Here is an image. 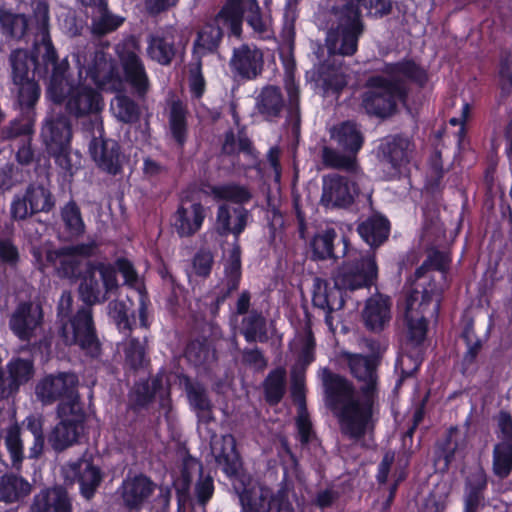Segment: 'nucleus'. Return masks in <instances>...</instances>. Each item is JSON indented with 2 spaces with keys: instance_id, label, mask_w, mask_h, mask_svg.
<instances>
[{
  "instance_id": "obj_57",
  "label": "nucleus",
  "mask_w": 512,
  "mask_h": 512,
  "mask_svg": "<svg viewBox=\"0 0 512 512\" xmlns=\"http://www.w3.org/2000/svg\"><path fill=\"white\" fill-rule=\"evenodd\" d=\"M243 334L247 341H264L266 339L265 334V322L260 316H250L244 320Z\"/></svg>"
},
{
  "instance_id": "obj_16",
  "label": "nucleus",
  "mask_w": 512,
  "mask_h": 512,
  "mask_svg": "<svg viewBox=\"0 0 512 512\" xmlns=\"http://www.w3.org/2000/svg\"><path fill=\"white\" fill-rule=\"evenodd\" d=\"M43 321V311L39 304L20 303L11 315L9 326L21 340L29 341L37 334Z\"/></svg>"
},
{
  "instance_id": "obj_2",
  "label": "nucleus",
  "mask_w": 512,
  "mask_h": 512,
  "mask_svg": "<svg viewBox=\"0 0 512 512\" xmlns=\"http://www.w3.org/2000/svg\"><path fill=\"white\" fill-rule=\"evenodd\" d=\"M346 357L351 373L363 382L361 395L355 392L347 379L326 369L322 380L327 404L338 417L342 432L351 438H359L368 429L372 418L375 367L367 357L358 354H347Z\"/></svg>"
},
{
  "instance_id": "obj_37",
  "label": "nucleus",
  "mask_w": 512,
  "mask_h": 512,
  "mask_svg": "<svg viewBox=\"0 0 512 512\" xmlns=\"http://www.w3.org/2000/svg\"><path fill=\"white\" fill-rule=\"evenodd\" d=\"M485 487V474L478 470L467 481L464 512H476L483 505L482 491Z\"/></svg>"
},
{
  "instance_id": "obj_52",
  "label": "nucleus",
  "mask_w": 512,
  "mask_h": 512,
  "mask_svg": "<svg viewBox=\"0 0 512 512\" xmlns=\"http://www.w3.org/2000/svg\"><path fill=\"white\" fill-rule=\"evenodd\" d=\"M97 14L93 17V31L97 34H106L117 29L122 23L123 18L113 15L107 11V4L104 7L97 8Z\"/></svg>"
},
{
  "instance_id": "obj_11",
  "label": "nucleus",
  "mask_w": 512,
  "mask_h": 512,
  "mask_svg": "<svg viewBox=\"0 0 512 512\" xmlns=\"http://www.w3.org/2000/svg\"><path fill=\"white\" fill-rule=\"evenodd\" d=\"M78 378L73 373H60L42 379L36 387V395L44 404H51L61 399L58 407L80 404L76 387Z\"/></svg>"
},
{
  "instance_id": "obj_46",
  "label": "nucleus",
  "mask_w": 512,
  "mask_h": 512,
  "mask_svg": "<svg viewBox=\"0 0 512 512\" xmlns=\"http://www.w3.org/2000/svg\"><path fill=\"white\" fill-rule=\"evenodd\" d=\"M512 470V443L501 442L497 444L493 451V471L500 477L504 478L509 475Z\"/></svg>"
},
{
  "instance_id": "obj_29",
  "label": "nucleus",
  "mask_w": 512,
  "mask_h": 512,
  "mask_svg": "<svg viewBox=\"0 0 512 512\" xmlns=\"http://www.w3.org/2000/svg\"><path fill=\"white\" fill-rule=\"evenodd\" d=\"M69 468L77 477L81 494L90 499L102 480L100 469L86 459L70 464Z\"/></svg>"
},
{
  "instance_id": "obj_34",
  "label": "nucleus",
  "mask_w": 512,
  "mask_h": 512,
  "mask_svg": "<svg viewBox=\"0 0 512 512\" xmlns=\"http://www.w3.org/2000/svg\"><path fill=\"white\" fill-rule=\"evenodd\" d=\"M152 482L145 476H136L123 483V500L131 508L138 507L153 492Z\"/></svg>"
},
{
  "instance_id": "obj_39",
  "label": "nucleus",
  "mask_w": 512,
  "mask_h": 512,
  "mask_svg": "<svg viewBox=\"0 0 512 512\" xmlns=\"http://www.w3.org/2000/svg\"><path fill=\"white\" fill-rule=\"evenodd\" d=\"M211 195L215 200H226L243 204L251 199L250 191L242 185L235 183L215 185L211 188Z\"/></svg>"
},
{
  "instance_id": "obj_30",
  "label": "nucleus",
  "mask_w": 512,
  "mask_h": 512,
  "mask_svg": "<svg viewBox=\"0 0 512 512\" xmlns=\"http://www.w3.org/2000/svg\"><path fill=\"white\" fill-rule=\"evenodd\" d=\"M148 56L161 65H168L174 54V31H158L148 39Z\"/></svg>"
},
{
  "instance_id": "obj_31",
  "label": "nucleus",
  "mask_w": 512,
  "mask_h": 512,
  "mask_svg": "<svg viewBox=\"0 0 512 512\" xmlns=\"http://www.w3.org/2000/svg\"><path fill=\"white\" fill-rule=\"evenodd\" d=\"M32 490L31 484L22 476L6 474L0 478V501L16 503L25 499Z\"/></svg>"
},
{
  "instance_id": "obj_47",
  "label": "nucleus",
  "mask_w": 512,
  "mask_h": 512,
  "mask_svg": "<svg viewBox=\"0 0 512 512\" xmlns=\"http://www.w3.org/2000/svg\"><path fill=\"white\" fill-rule=\"evenodd\" d=\"M335 238L336 231L333 228L318 232L311 242L313 257L320 260L332 257Z\"/></svg>"
},
{
  "instance_id": "obj_58",
  "label": "nucleus",
  "mask_w": 512,
  "mask_h": 512,
  "mask_svg": "<svg viewBox=\"0 0 512 512\" xmlns=\"http://www.w3.org/2000/svg\"><path fill=\"white\" fill-rule=\"evenodd\" d=\"M322 80L324 89L327 92H338L347 84V77L341 68L323 71Z\"/></svg>"
},
{
  "instance_id": "obj_44",
  "label": "nucleus",
  "mask_w": 512,
  "mask_h": 512,
  "mask_svg": "<svg viewBox=\"0 0 512 512\" xmlns=\"http://www.w3.org/2000/svg\"><path fill=\"white\" fill-rule=\"evenodd\" d=\"M248 6L249 11L246 21L253 29L254 34L262 39L271 37L273 34L271 19L260 14V8L256 0H251Z\"/></svg>"
},
{
  "instance_id": "obj_21",
  "label": "nucleus",
  "mask_w": 512,
  "mask_h": 512,
  "mask_svg": "<svg viewBox=\"0 0 512 512\" xmlns=\"http://www.w3.org/2000/svg\"><path fill=\"white\" fill-rule=\"evenodd\" d=\"M217 463L222 467L224 473L229 477L244 483L241 477V460L236 451V441L231 434L223 435L219 440L211 444Z\"/></svg>"
},
{
  "instance_id": "obj_12",
  "label": "nucleus",
  "mask_w": 512,
  "mask_h": 512,
  "mask_svg": "<svg viewBox=\"0 0 512 512\" xmlns=\"http://www.w3.org/2000/svg\"><path fill=\"white\" fill-rule=\"evenodd\" d=\"M411 151L412 143L407 137L388 136L381 141L378 157L388 177H395L401 172L409 161Z\"/></svg>"
},
{
  "instance_id": "obj_60",
  "label": "nucleus",
  "mask_w": 512,
  "mask_h": 512,
  "mask_svg": "<svg viewBox=\"0 0 512 512\" xmlns=\"http://www.w3.org/2000/svg\"><path fill=\"white\" fill-rule=\"evenodd\" d=\"M301 345L299 361L303 366H307L314 361V340L310 333L295 340L294 345Z\"/></svg>"
},
{
  "instance_id": "obj_28",
  "label": "nucleus",
  "mask_w": 512,
  "mask_h": 512,
  "mask_svg": "<svg viewBox=\"0 0 512 512\" xmlns=\"http://www.w3.org/2000/svg\"><path fill=\"white\" fill-rule=\"evenodd\" d=\"M330 138L345 152L358 154L364 143V137L357 124L351 121L333 126Z\"/></svg>"
},
{
  "instance_id": "obj_15",
  "label": "nucleus",
  "mask_w": 512,
  "mask_h": 512,
  "mask_svg": "<svg viewBox=\"0 0 512 512\" xmlns=\"http://www.w3.org/2000/svg\"><path fill=\"white\" fill-rule=\"evenodd\" d=\"M92 246L79 245L62 250H49L46 252V264L52 265L60 277L73 278L80 273L83 259L90 255Z\"/></svg>"
},
{
  "instance_id": "obj_41",
  "label": "nucleus",
  "mask_w": 512,
  "mask_h": 512,
  "mask_svg": "<svg viewBox=\"0 0 512 512\" xmlns=\"http://www.w3.org/2000/svg\"><path fill=\"white\" fill-rule=\"evenodd\" d=\"M224 270L227 280L228 293L238 288L241 275V252L235 242L232 249L224 256Z\"/></svg>"
},
{
  "instance_id": "obj_36",
  "label": "nucleus",
  "mask_w": 512,
  "mask_h": 512,
  "mask_svg": "<svg viewBox=\"0 0 512 512\" xmlns=\"http://www.w3.org/2000/svg\"><path fill=\"white\" fill-rule=\"evenodd\" d=\"M10 61L13 70L14 82H23L30 78V69L34 67V72L42 75V68L34 57H31L27 51L18 49L12 52Z\"/></svg>"
},
{
  "instance_id": "obj_51",
  "label": "nucleus",
  "mask_w": 512,
  "mask_h": 512,
  "mask_svg": "<svg viewBox=\"0 0 512 512\" xmlns=\"http://www.w3.org/2000/svg\"><path fill=\"white\" fill-rule=\"evenodd\" d=\"M286 372L282 368L272 371L265 381L266 398L271 403H277L285 391Z\"/></svg>"
},
{
  "instance_id": "obj_42",
  "label": "nucleus",
  "mask_w": 512,
  "mask_h": 512,
  "mask_svg": "<svg viewBox=\"0 0 512 512\" xmlns=\"http://www.w3.org/2000/svg\"><path fill=\"white\" fill-rule=\"evenodd\" d=\"M110 110L112 114L123 123H132L139 117L137 104L125 95L118 94L111 101Z\"/></svg>"
},
{
  "instance_id": "obj_54",
  "label": "nucleus",
  "mask_w": 512,
  "mask_h": 512,
  "mask_svg": "<svg viewBox=\"0 0 512 512\" xmlns=\"http://www.w3.org/2000/svg\"><path fill=\"white\" fill-rule=\"evenodd\" d=\"M190 405L202 418L209 416L211 404L205 390L196 385H190L187 390Z\"/></svg>"
},
{
  "instance_id": "obj_43",
  "label": "nucleus",
  "mask_w": 512,
  "mask_h": 512,
  "mask_svg": "<svg viewBox=\"0 0 512 512\" xmlns=\"http://www.w3.org/2000/svg\"><path fill=\"white\" fill-rule=\"evenodd\" d=\"M22 425L34 437L33 444L29 449V458L36 459L41 456L44 449L43 417L41 415H29L23 420Z\"/></svg>"
},
{
  "instance_id": "obj_49",
  "label": "nucleus",
  "mask_w": 512,
  "mask_h": 512,
  "mask_svg": "<svg viewBox=\"0 0 512 512\" xmlns=\"http://www.w3.org/2000/svg\"><path fill=\"white\" fill-rule=\"evenodd\" d=\"M5 445L10 454L13 466L19 468L24 458V446L21 439V429L17 424L7 429Z\"/></svg>"
},
{
  "instance_id": "obj_4",
  "label": "nucleus",
  "mask_w": 512,
  "mask_h": 512,
  "mask_svg": "<svg viewBox=\"0 0 512 512\" xmlns=\"http://www.w3.org/2000/svg\"><path fill=\"white\" fill-rule=\"evenodd\" d=\"M441 290L435 284H429L422 290L411 291L403 304L404 317L408 330L405 351L397 360L396 369L402 378L412 376L421 364L420 344L426 336V317H435L440 307Z\"/></svg>"
},
{
  "instance_id": "obj_59",
  "label": "nucleus",
  "mask_w": 512,
  "mask_h": 512,
  "mask_svg": "<svg viewBox=\"0 0 512 512\" xmlns=\"http://www.w3.org/2000/svg\"><path fill=\"white\" fill-rule=\"evenodd\" d=\"M108 309L110 318L115 322L119 330H130L128 308L124 302L112 301L109 303Z\"/></svg>"
},
{
  "instance_id": "obj_17",
  "label": "nucleus",
  "mask_w": 512,
  "mask_h": 512,
  "mask_svg": "<svg viewBox=\"0 0 512 512\" xmlns=\"http://www.w3.org/2000/svg\"><path fill=\"white\" fill-rule=\"evenodd\" d=\"M229 65L236 78L256 79L263 71V53L254 45L243 44L234 48Z\"/></svg>"
},
{
  "instance_id": "obj_13",
  "label": "nucleus",
  "mask_w": 512,
  "mask_h": 512,
  "mask_svg": "<svg viewBox=\"0 0 512 512\" xmlns=\"http://www.w3.org/2000/svg\"><path fill=\"white\" fill-rule=\"evenodd\" d=\"M62 337L66 344H78L82 349L97 350L90 308H83L62 327Z\"/></svg>"
},
{
  "instance_id": "obj_9",
  "label": "nucleus",
  "mask_w": 512,
  "mask_h": 512,
  "mask_svg": "<svg viewBox=\"0 0 512 512\" xmlns=\"http://www.w3.org/2000/svg\"><path fill=\"white\" fill-rule=\"evenodd\" d=\"M33 8V21L29 23L28 19L23 14H14L10 11L0 9V23L5 32L13 37L20 38L22 37L29 26L34 25L40 31L42 38L41 42L35 45V50L37 53V57L41 59L43 62V54L45 53L42 49L39 52V47L43 43L44 36H49L48 33V6L42 2L41 0H33L32 1Z\"/></svg>"
},
{
  "instance_id": "obj_38",
  "label": "nucleus",
  "mask_w": 512,
  "mask_h": 512,
  "mask_svg": "<svg viewBox=\"0 0 512 512\" xmlns=\"http://www.w3.org/2000/svg\"><path fill=\"white\" fill-rule=\"evenodd\" d=\"M117 267L119 272L123 275L126 284L132 287H136L139 298V318L140 323L143 327H147L146 311H147V298L141 289V285L138 281L137 274L132 264L126 259H119L117 261Z\"/></svg>"
},
{
  "instance_id": "obj_62",
  "label": "nucleus",
  "mask_w": 512,
  "mask_h": 512,
  "mask_svg": "<svg viewBox=\"0 0 512 512\" xmlns=\"http://www.w3.org/2000/svg\"><path fill=\"white\" fill-rule=\"evenodd\" d=\"M296 425L301 442H308L312 435V425L304 407L302 406L300 407V411L296 420Z\"/></svg>"
},
{
  "instance_id": "obj_26",
  "label": "nucleus",
  "mask_w": 512,
  "mask_h": 512,
  "mask_svg": "<svg viewBox=\"0 0 512 512\" xmlns=\"http://www.w3.org/2000/svg\"><path fill=\"white\" fill-rule=\"evenodd\" d=\"M248 221V211L243 207L230 209L226 204L219 206L216 215V230L220 235L232 233L237 242Z\"/></svg>"
},
{
  "instance_id": "obj_53",
  "label": "nucleus",
  "mask_w": 512,
  "mask_h": 512,
  "mask_svg": "<svg viewBox=\"0 0 512 512\" xmlns=\"http://www.w3.org/2000/svg\"><path fill=\"white\" fill-rule=\"evenodd\" d=\"M62 219L71 236H77L83 233L84 223L80 215L79 208L75 203H68L62 209Z\"/></svg>"
},
{
  "instance_id": "obj_50",
  "label": "nucleus",
  "mask_w": 512,
  "mask_h": 512,
  "mask_svg": "<svg viewBox=\"0 0 512 512\" xmlns=\"http://www.w3.org/2000/svg\"><path fill=\"white\" fill-rule=\"evenodd\" d=\"M56 164L66 173L72 174L81 165V155L72 151L70 145L60 147L56 151H48Z\"/></svg>"
},
{
  "instance_id": "obj_23",
  "label": "nucleus",
  "mask_w": 512,
  "mask_h": 512,
  "mask_svg": "<svg viewBox=\"0 0 512 512\" xmlns=\"http://www.w3.org/2000/svg\"><path fill=\"white\" fill-rule=\"evenodd\" d=\"M391 306L390 298L381 294L367 299L362 312L365 326L374 332L382 331L391 320Z\"/></svg>"
},
{
  "instance_id": "obj_5",
  "label": "nucleus",
  "mask_w": 512,
  "mask_h": 512,
  "mask_svg": "<svg viewBox=\"0 0 512 512\" xmlns=\"http://www.w3.org/2000/svg\"><path fill=\"white\" fill-rule=\"evenodd\" d=\"M403 79L423 84L426 73L414 62L408 61L391 66L387 74L370 77L362 94V108L368 114L380 118L391 116L404 95L400 84Z\"/></svg>"
},
{
  "instance_id": "obj_10",
  "label": "nucleus",
  "mask_w": 512,
  "mask_h": 512,
  "mask_svg": "<svg viewBox=\"0 0 512 512\" xmlns=\"http://www.w3.org/2000/svg\"><path fill=\"white\" fill-rule=\"evenodd\" d=\"M59 423L49 435V442L52 447L61 451L77 442L83 432L84 412L81 404L58 407Z\"/></svg>"
},
{
  "instance_id": "obj_45",
  "label": "nucleus",
  "mask_w": 512,
  "mask_h": 512,
  "mask_svg": "<svg viewBox=\"0 0 512 512\" xmlns=\"http://www.w3.org/2000/svg\"><path fill=\"white\" fill-rule=\"evenodd\" d=\"M357 154L350 152H339L330 147L322 150L323 163L330 168L354 170L357 163Z\"/></svg>"
},
{
  "instance_id": "obj_20",
  "label": "nucleus",
  "mask_w": 512,
  "mask_h": 512,
  "mask_svg": "<svg viewBox=\"0 0 512 512\" xmlns=\"http://www.w3.org/2000/svg\"><path fill=\"white\" fill-rule=\"evenodd\" d=\"M95 123L99 138L94 137L90 143L89 150L91 156L99 168L115 175L121 168L118 144L114 140L102 139V124L97 117Z\"/></svg>"
},
{
  "instance_id": "obj_25",
  "label": "nucleus",
  "mask_w": 512,
  "mask_h": 512,
  "mask_svg": "<svg viewBox=\"0 0 512 512\" xmlns=\"http://www.w3.org/2000/svg\"><path fill=\"white\" fill-rule=\"evenodd\" d=\"M42 136L47 151H56L60 147L70 145L72 130L68 118L66 116L48 118L43 126Z\"/></svg>"
},
{
  "instance_id": "obj_27",
  "label": "nucleus",
  "mask_w": 512,
  "mask_h": 512,
  "mask_svg": "<svg viewBox=\"0 0 512 512\" xmlns=\"http://www.w3.org/2000/svg\"><path fill=\"white\" fill-rule=\"evenodd\" d=\"M119 56L126 81L138 94L146 93L148 90V77L139 56L134 51H120Z\"/></svg>"
},
{
  "instance_id": "obj_61",
  "label": "nucleus",
  "mask_w": 512,
  "mask_h": 512,
  "mask_svg": "<svg viewBox=\"0 0 512 512\" xmlns=\"http://www.w3.org/2000/svg\"><path fill=\"white\" fill-rule=\"evenodd\" d=\"M213 264V255L209 251H199L193 259V270L199 276L209 275Z\"/></svg>"
},
{
  "instance_id": "obj_7",
  "label": "nucleus",
  "mask_w": 512,
  "mask_h": 512,
  "mask_svg": "<svg viewBox=\"0 0 512 512\" xmlns=\"http://www.w3.org/2000/svg\"><path fill=\"white\" fill-rule=\"evenodd\" d=\"M243 0H227L213 23L207 24L198 34L195 52L204 55L213 52L218 47L224 30L235 37L242 32Z\"/></svg>"
},
{
  "instance_id": "obj_35",
  "label": "nucleus",
  "mask_w": 512,
  "mask_h": 512,
  "mask_svg": "<svg viewBox=\"0 0 512 512\" xmlns=\"http://www.w3.org/2000/svg\"><path fill=\"white\" fill-rule=\"evenodd\" d=\"M256 107L266 119L278 117L284 108L280 89L272 85L264 87L257 96Z\"/></svg>"
},
{
  "instance_id": "obj_40",
  "label": "nucleus",
  "mask_w": 512,
  "mask_h": 512,
  "mask_svg": "<svg viewBox=\"0 0 512 512\" xmlns=\"http://www.w3.org/2000/svg\"><path fill=\"white\" fill-rule=\"evenodd\" d=\"M169 129L172 137L179 145H183L187 137L186 109L179 101L173 102L169 113Z\"/></svg>"
},
{
  "instance_id": "obj_8",
  "label": "nucleus",
  "mask_w": 512,
  "mask_h": 512,
  "mask_svg": "<svg viewBox=\"0 0 512 512\" xmlns=\"http://www.w3.org/2000/svg\"><path fill=\"white\" fill-rule=\"evenodd\" d=\"M116 288V269L109 263L97 262L87 267L79 294L85 303L91 305L105 301Z\"/></svg>"
},
{
  "instance_id": "obj_33",
  "label": "nucleus",
  "mask_w": 512,
  "mask_h": 512,
  "mask_svg": "<svg viewBox=\"0 0 512 512\" xmlns=\"http://www.w3.org/2000/svg\"><path fill=\"white\" fill-rule=\"evenodd\" d=\"M357 230L369 246L378 247L389 235V222L380 215H373L360 223Z\"/></svg>"
},
{
  "instance_id": "obj_3",
  "label": "nucleus",
  "mask_w": 512,
  "mask_h": 512,
  "mask_svg": "<svg viewBox=\"0 0 512 512\" xmlns=\"http://www.w3.org/2000/svg\"><path fill=\"white\" fill-rule=\"evenodd\" d=\"M347 261L334 274V285L316 278L313 284V303L326 310L325 323L334 331L332 312L344 306L342 290L354 291L373 285L378 276V267L374 254H361L347 251Z\"/></svg>"
},
{
  "instance_id": "obj_6",
  "label": "nucleus",
  "mask_w": 512,
  "mask_h": 512,
  "mask_svg": "<svg viewBox=\"0 0 512 512\" xmlns=\"http://www.w3.org/2000/svg\"><path fill=\"white\" fill-rule=\"evenodd\" d=\"M391 10L389 0H346L341 7L333 11L337 21L336 28H332L326 37V45L331 54L352 55L357 49V42L362 33L363 26L361 14L382 17Z\"/></svg>"
},
{
  "instance_id": "obj_32",
  "label": "nucleus",
  "mask_w": 512,
  "mask_h": 512,
  "mask_svg": "<svg viewBox=\"0 0 512 512\" xmlns=\"http://www.w3.org/2000/svg\"><path fill=\"white\" fill-rule=\"evenodd\" d=\"M8 388L0 395H13L19 387L27 383L34 375L33 363L29 359L13 358L7 364Z\"/></svg>"
},
{
  "instance_id": "obj_24",
  "label": "nucleus",
  "mask_w": 512,
  "mask_h": 512,
  "mask_svg": "<svg viewBox=\"0 0 512 512\" xmlns=\"http://www.w3.org/2000/svg\"><path fill=\"white\" fill-rule=\"evenodd\" d=\"M32 512H72L71 499L66 490L60 486L42 489L31 505Z\"/></svg>"
},
{
  "instance_id": "obj_14",
  "label": "nucleus",
  "mask_w": 512,
  "mask_h": 512,
  "mask_svg": "<svg viewBox=\"0 0 512 512\" xmlns=\"http://www.w3.org/2000/svg\"><path fill=\"white\" fill-rule=\"evenodd\" d=\"M54 206L51 193L40 185H31L23 196H16L11 204V215L14 219L22 220L28 216L49 211Z\"/></svg>"
},
{
  "instance_id": "obj_1",
  "label": "nucleus",
  "mask_w": 512,
  "mask_h": 512,
  "mask_svg": "<svg viewBox=\"0 0 512 512\" xmlns=\"http://www.w3.org/2000/svg\"><path fill=\"white\" fill-rule=\"evenodd\" d=\"M42 49L45 52L44 70H51L47 97L55 104L65 103L67 111L76 117L97 115L104 107L101 94L90 85L89 80L105 91L119 92L123 88V80L115 71L111 57L103 51L76 54L78 73L74 78L67 74V60L57 61L56 51L47 35L39 52Z\"/></svg>"
},
{
  "instance_id": "obj_55",
  "label": "nucleus",
  "mask_w": 512,
  "mask_h": 512,
  "mask_svg": "<svg viewBox=\"0 0 512 512\" xmlns=\"http://www.w3.org/2000/svg\"><path fill=\"white\" fill-rule=\"evenodd\" d=\"M124 353L125 362L130 368L137 369L143 366L145 362V348L138 340H128L125 343Z\"/></svg>"
},
{
  "instance_id": "obj_56",
  "label": "nucleus",
  "mask_w": 512,
  "mask_h": 512,
  "mask_svg": "<svg viewBox=\"0 0 512 512\" xmlns=\"http://www.w3.org/2000/svg\"><path fill=\"white\" fill-rule=\"evenodd\" d=\"M14 83L19 86L18 97L20 105L22 107L33 106L40 96V89L37 83L31 78L25 79L23 82Z\"/></svg>"
},
{
  "instance_id": "obj_63",
  "label": "nucleus",
  "mask_w": 512,
  "mask_h": 512,
  "mask_svg": "<svg viewBox=\"0 0 512 512\" xmlns=\"http://www.w3.org/2000/svg\"><path fill=\"white\" fill-rule=\"evenodd\" d=\"M213 491L212 479L210 477L201 478L196 485V495L200 504L205 505L212 497Z\"/></svg>"
},
{
  "instance_id": "obj_18",
  "label": "nucleus",
  "mask_w": 512,
  "mask_h": 512,
  "mask_svg": "<svg viewBox=\"0 0 512 512\" xmlns=\"http://www.w3.org/2000/svg\"><path fill=\"white\" fill-rule=\"evenodd\" d=\"M233 486L242 506L250 512H280L285 508L283 501L273 496L270 489L266 487L257 485L251 489L241 488L236 482H233Z\"/></svg>"
},
{
  "instance_id": "obj_48",
  "label": "nucleus",
  "mask_w": 512,
  "mask_h": 512,
  "mask_svg": "<svg viewBox=\"0 0 512 512\" xmlns=\"http://www.w3.org/2000/svg\"><path fill=\"white\" fill-rule=\"evenodd\" d=\"M223 151L231 154L238 152L247 158V167H252L257 163V156L254 154L251 142L246 137L240 136L237 140L233 133H227L223 144Z\"/></svg>"
},
{
  "instance_id": "obj_19",
  "label": "nucleus",
  "mask_w": 512,
  "mask_h": 512,
  "mask_svg": "<svg viewBox=\"0 0 512 512\" xmlns=\"http://www.w3.org/2000/svg\"><path fill=\"white\" fill-rule=\"evenodd\" d=\"M358 190L346 177L333 174L323 178L321 203L326 207H345L350 205Z\"/></svg>"
},
{
  "instance_id": "obj_64",
  "label": "nucleus",
  "mask_w": 512,
  "mask_h": 512,
  "mask_svg": "<svg viewBox=\"0 0 512 512\" xmlns=\"http://www.w3.org/2000/svg\"><path fill=\"white\" fill-rule=\"evenodd\" d=\"M19 258L17 248L9 241H0V260L6 264L14 265Z\"/></svg>"
},
{
  "instance_id": "obj_22",
  "label": "nucleus",
  "mask_w": 512,
  "mask_h": 512,
  "mask_svg": "<svg viewBox=\"0 0 512 512\" xmlns=\"http://www.w3.org/2000/svg\"><path fill=\"white\" fill-rule=\"evenodd\" d=\"M205 216V208L199 201L183 197L175 214L174 227L180 236H191L201 228Z\"/></svg>"
}]
</instances>
